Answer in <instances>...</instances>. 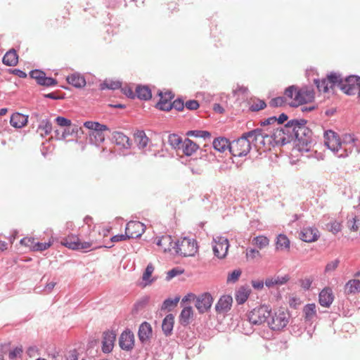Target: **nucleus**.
<instances>
[{
  "label": "nucleus",
  "mask_w": 360,
  "mask_h": 360,
  "mask_svg": "<svg viewBox=\"0 0 360 360\" xmlns=\"http://www.w3.org/2000/svg\"><path fill=\"white\" fill-rule=\"evenodd\" d=\"M286 101L291 106H298L304 103H310L314 99V91L308 87L299 89L291 86L285 91Z\"/></svg>",
  "instance_id": "1"
},
{
  "label": "nucleus",
  "mask_w": 360,
  "mask_h": 360,
  "mask_svg": "<svg viewBox=\"0 0 360 360\" xmlns=\"http://www.w3.org/2000/svg\"><path fill=\"white\" fill-rule=\"evenodd\" d=\"M330 86L338 85L340 89L348 95H354L360 87V77L357 76H349L342 79L341 75L332 72L328 75Z\"/></svg>",
  "instance_id": "2"
},
{
  "label": "nucleus",
  "mask_w": 360,
  "mask_h": 360,
  "mask_svg": "<svg viewBox=\"0 0 360 360\" xmlns=\"http://www.w3.org/2000/svg\"><path fill=\"white\" fill-rule=\"evenodd\" d=\"M290 317V314L285 308L275 309L273 313L271 312L268 326L273 330H280L288 324Z\"/></svg>",
  "instance_id": "3"
},
{
  "label": "nucleus",
  "mask_w": 360,
  "mask_h": 360,
  "mask_svg": "<svg viewBox=\"0 0 360 360\" xmlns=\"http://www.w3.org/2000/svg\"><path fill=\"white\" fill-rule=\"evenodd\" d=\"M84 127L89 129V138L91 143L98 145L105 140V131L110 129L106 125L97 122L87 121L84 123Z\"/></svg>",
  "instance_id": "4"
},
{
  "label": "nucleus",
  "mask_w": 360,
  "mask_h": 360,
  "mask_svg": "<svg viewBox=\"0 0 360 360\" xmlns=\"http://www.w3.org/2000/svg\"><path fill=\"white\" fill-rule=\"evenodd\" d=\"M176 251L184 257H193L198 251L197 241L194 238L184 237L176 243Z\"/></svg>",
  "instance_id": "5"
},
{
  "label": "nucleus",
  "mask_w": 360,
  "mask_h": 360,
  "mask_svg": "<svg viewBox=\"0 0 360 360\" xmlns=\"http://www.w3.org/2000/svg\"><path fill=\"white\" fill-rule=\"evenodd\" d=\"M247 316L252 324L262 325L266 322L268 323L271 316V308L265 304L259 305L252 309Z\"/></svg>",
  "instance_id": "6"
},
{
  "label": "nucleus",
  "mask_w": 360,
  "mask_h": 360,
  "mask_svg": "<svg viewBox=\"0 0 360 360\" xmlns=\"http://www.w3.org/2000/svg\"><path fill=\"white\" fill-rule=\"evenodd\" d=\"M251 149L250 139L246 133L238 139L233 141L230 145V152L235 157H243L247 155Z\"/></svg>",
  "instance_id": "7"
},
{
  "label": "nucleus",
  "mask_w": 360,
  "mask_h": 360,
  "mask_svg": "<svg viewBox=\"0 0 360 360\" xmlns=\"http://www.w3.org/2000/svg\"><path fill=\"white\" fill-rule=\"evenodd\" d=\"M306 124L307 121L303 119L292 120L285 125V128L287 129V133L292 134L296 139L302 141L309 132Z\"/></svg>",
  "instance_id": "8"
},
{
  "label": "nucleus",
  "mask_w": 360,
  "mask_h": 360,
  "mask_svg": "<svg viewBox=\"0 0 360 360\" xmlns=\"http://www.w3.org/2000/svg\"><path fill=\"white\" fill-rule=\"evenodd\" d=\"M247 136L250 139V142H252L258 150L266 148V143L269 144L271 141L272 136L265 134L262 129H256L246 133Z\"/></svg>",
  "instance_id": "9"
},
{
  "label": "nucleus",
  "mask_w": 360,
  "mask_h": 360,
  "mask_svg": "<svg viewBox=\"0 0 360 360\" xmlns=\"http://www.w3.org/2000/svg\"><path fill=\"white\" fill-rule=\"evenodd\" d=\"M60 244L72 250H86L92 246L91 242H82L77 236L70 234L62 239Z\"/></svg>",
  "instance_id": "10"
},
{
  "label": "nucleus",
  "mask_w": 360,
  "mask_h": 360,
  "mask_svg": "<svg viewBox=\"0 0 360 360\" xmlns=\"http://www.w3.org/2000/svg\"><path fill=\"white\" fill-rule=\"evenodd\" d=\"M131 146L127 136L122 132H114V153L124 155L129 153Z\"/></svg>",
  "instance_id": "11"
},
{
  "label": "nucleus",
  "mask_w": 360,
  "mask_h": 360,
  "mask_svg": "<svg viewBox=\"0 0 360 360\" xmlns=\"http://www.w3.org/2000/svg\"><path fill=\"white\" fill-rule=\"evenodd\" d=\"M324 143L334 153H338L341 150V139L332 130H328L324 133Z\"/></svg>",
  "instance_id": "12"
},
{
  "label": "nucleus",
  "mask_w": 360,
  "mask_h": 360,
  "mask_svg": "<svg viewBox=\"0 0 360 360\" xmlns=\"http://www.w3.org/2000/svg\"><path fill=\"white\" fill-rule=\"evenodd\" d=\"M229 244L227 238L217 237L214 239L212 249L214 255L219 259H224L228 252Z\"/></svg>",
  "instance_id": "13"
},
{
  "label": "nucleus",
  "mask_w": 360,
  "mask_h": 360,
  "mask_svg": "<svg viewBox=\"0 0 360 360\" xmlns=\"http://www.w3.org/2000/svg\"><path fill=\"white\" fill-rule=\"evenodd\" d=\"M213 302V298L209 292H204L196 299L195 307L200 314H204L210 310Z\"/></svg>",
  "instance_id": "14"
},
{
  "label": "nucleus",
  "mask_w": 360,
  "mask_h": 360,
  "mask_svg": "<svg viewBox=\"0 0 360 360\" xmlns=\"http://www.w3.org/2000/svg\"><path fill=\"white\" fill-rule=\"evenodd\" d=\"M145 225L136 221H129L125 228L126 234H127L129 238H136L141 236L145 232Z\"/></svg>",
  "instance_id": "15"
},
{
  "label": "nucleus",
  "mask_w": 360,
  "mask_h": 360,
  "mask_svg": "<svg viewBox=\"0 0 360 360\" xmlns=\"http://www.w3.org/2000/svg\"><path fill=\"white\" fill-rule=\"evenodd\" d=\"M356 139L353 134H345L341 139V150L342 153L338 154L340 158H345L352 153L355 146Z\"/></svg>",
  "instance_id": "16"
},
{
  "label": "nucleus",
  "mask_w": 360,
  "mask_h": 360,
  "mask_svg": "<svg viewBox=\"0 0 360 360\" xmlns=\"http://www.w3.org/2000/svg\"><path fill=\"white\" fill-rule=\"evenodd\" d=\"M119 345L123 350H131L134 346V333L128 329L123 331L119 339Z\"/></svg>",
  "instance_id": "17"
},
{
  "label": "nucleus",
  "mask_w": 360,
  "mask_h": 360,
  "mask_svg": "<svg viewBox=\"0 0 360 360\" xmlns=\"http://www.w3.org/2000/svg\"><path fill=\"white\" fill-rule=\"evenodd\" d=\"M30 77L32 79H34L37 83L40 85L50 86H54L57 84L56 79L51 77H46V75L44 72L35 70L30 72Z\"/></svg>",
  "instance_id": "18"
},
{
  "label": "nucleus",
  "mask_w": 360,
  "mask_h": 360,
  "mask_svg": "<svg viewBox=\"0 0 360 360\" xmlns=\"http://www.w3.org/2000/svg\"><path fill=\"white\" fill-rule=\"evenodd\" d=\"M300 239L307 243L316 241L319 238V232L316 228H304L300 233Z\"/></svg>",
  "instance_id": "19"
},
{
  "label": "nucleus",
  "mask_w": 360,
  "mask_h": 360,
  "mask_svg": "<svg viewBox=\"0 0 360 360\" xmlns=\"http://www.w3.org/2000/svg\"><path fill=\"white\" fill-rule=\"evenodd\" d=\"M334 295L330 288H324L319 293V304L322 307H328L333 303Z\"/></svg>",
  "instance_id": "20"
},
{
  "label": "nucleus",
  "mask_w": 360,
  "mask_h": 360,
  "mask_svg": "<svg viewBox=\"0 0 360 360\" xmlns=\"http://www.w3.org/2000/svg\"><path fill=\"white\" fill-rule=\"evenodd\" d=\"M289 280L290 277L287 274L284 276L274 275L267 277L264 281V283L267 288H271L275 286L284 285Z\"/></svg>",
  "instance_id": "21"
},
{
  "label": "nucleus",
  "mask_w": 360,
  "mask_h": 360,
  "mask_svg": "<svg viewBox=\"0 0 360 360\" xmlns=\"http://www.w3.org/2000/svg\"><path fill=\"white\" fill-rule=\"evenodd\" d=\"M160 96V101L157 103V107L161 110L168 111L172 109L171 101L174 98V95L171 92H162L159 94Z\"/></svg>",
  "instance_id": "22"
},
{
  "label": "nucleus",
  "mask_w": 360,
  "mask_h": 360,
  "mask_svg": "<svg viewBox=\"0 0 360 360\" xmlns=\"http://www.w3.org/2000/svg\"><path fill=\"white\" fill-rule=\"evenodd\" d=\"M233 299L230 295H224L217 302L215 309L218 313H225L231 308Z\"/></svg>",
  "instance_id": "23"
},
{
  "label": "nucleus",
  "mask_w": 360,
  "mask_h": 360,
  "mask_svg": "<svg viewBox=\"0 0 360 360\" xmlns=\"http://www.w3.org/2000/svg\"><path fill=\"white\" fill-rule=\"evenodd\" d=\"M275 249L279 252H288L290 249V241L285 234H279L276 239Z\"/></svg>",
  "instance_id": "24"
},
{
  "label": "nucleus",
  "mask_w": 360,
  "mask_h": 360,
  "mask_svg": "<svg viewBox=\"0 0 360 360\" xmlns=\"http://www.w3.org/2000/svg\"><path fill=\"white\" fill-rule=\"evenodd\" d=\"M28 122V116L20 112L13 113L11 116L10 124L15 128H22L27 125Z\"/></svg>",
  "instance_id": "25"
},
{
  "label": "nucleus",
  "mask_w": 360,
  "mask_h": 360,
  "mask_svg": "<svg viewBox=\"0 0 360 360\" xmlns=\"http://www.w3.org/2000/svg\"><path fill=\"white\" fill-rule=\"evenodd\" d=\"M155 243L159 249L164 252L170 251L173 248V240L170 236L166 235L155 239Z\"/></svg>",
  "instance_id": "26"
},
{
  "label": "nucleus",
  "mask_w": 360,
  "mask_h": 360,
  "mask_svg": "<svg viewBox=\"0 0 360 360\" xmlns=\"http://www.w3.org/2000/svg\"><path fill=\"white\" fill-rule=\"evenodd\" d=\"M251 293V289L249 286H241L236 292V300L238 304L245 303Z\"/></svg>",
  "instance_id": "27"
},
{
  "label": "nucleus",
  "mask_w": 360,
  "mask_h": 360,
  "mask_svg": "<svg viewBox=\"0 0 360 360\" xmlns=\"http://www.w3.org/2000/svg\"><path fill=\"white\" fill-rule=\"evenodd\" d=\"M102 351L110 353L112 350V332L106 330L103 333Z\"/></svg>",
  "instance_id": "28"
},
{
  "label": "nucleus",
  "mask_w": 360,
  "mask_h": 360,
  "mask_svg": "<svg viewBox=\"0 0 360 360\" xmlns=\"http://www.w3.org/2000/svg\"><path fill=\"white\" fill-rule=\"evenodd\" d=\"M138 335L139 340L142 342L149 340V338L152 335L151 326L147 322H143V323H141L139 329Z\"/></svg>",
  "instance_id": "29"
},
{
  "label": "nucleus",
  "mask_w": 360,
  "mask_h": 360,
  "mask_svg": "<svg viewBox=\"0 0 360 360\" xmlns=\"http://www.w3.org/2000/svg\"><path fill=\"white\" fill-rule=\"evenodd\" d=\"M67 82L77 88H82L86 85V80L82 75L74 73L67 77Z\"/></svg>",
  "instance_id": "30"
},
{
  "label": "nucleus",
  "mask_w": 360,
  "mask_h": 360,
  "mask_svg": "<svg viewBox=\"0 0 360 360\" xmlns=\"http://www.w3.org/2000/svg\"><path fill=\"white\" fill-rule=\"evenodd\" d=\"M18 56L14 49H11L6 53L3 58V63L8 66H15L18 64Z\"/></svg>",
  "instance_id": "31"
},
{
  "label": "nucleus",
  "mask_w": 360,
  "mask_h": 360,
  "mask_svg": "<svg viewBox=\"0 0 360 360\" xmlns=\"http://www.w3.org/2000/svg\"><path fill=\"white\" fill-rule=\"evenodd\" d=\"M198 148L199 146L189 139H186L182 143L183 152L187 156L192 155Z\"/></svg>",
  "instance_id": "32"
},
{
  "label": "nucleus",
  "mask_w": 360,
  "mask_h": 360,
  "mask_svg": "<svg viewBox=\"0 0 360 360\" xmlns=\"http://www.w3.org/2000/svg\"><path fill=\"white\" fill-rule=\"evenodd\" d=\"M304 318L305 321H310L316 316V306L315 304H308L303 308Z\"/></svg>",
  "instance_id": "33"
},
{
  "label": "nucleus",
  "mask_w": 360,
  "mask_h": 360,
  "mask_svg": "<svg viewBox=\"0 0 360 360\" xmlns=\"http://www.w3.org/2000/svg\"><path fill=\"white\" fill-rule=\"evenodd\" d=\"M314 84H316L318 90L320 92L326 93L329 89H333L335 86H330V83L329 82L328 75L326 78L322 79H314Z\"/></svg>",
  "instance_id": "34"
},
{
  "label": "nucleus",
  "mask_w": 360,
  "mask_h": 360,
  "mask_svg": "<svg viewBox=\"0 0 360 360\" xmlns=\"http://www.w3.org/2000/svg\"><path fill=\"white\" fill-rule=\"evenodd\" d=\"M269 239L264 236H258L252 238V245L259 250L264 249L269 245Z\"/></svg>",
  "instance_id": "35"
},
{
  "label": "nucleus",
  "mask_w": 360,
  "mask_h": 360,
  "mask_svg": "<svg viewBox=\"0 0 360 360\" xmlns=\"http://www.w3.org/2000/svg\"><path fill=\"white\" fill-rule=\"evenodd\" d=\"M231 143L225 138H217L213 141V147L219 152H224L227 148L230 149Z\"/></svg>",
  "instance_id": "36"
},
{
  "label": "nucleus",
  "mask_w": 360,
  "mask_h": 360,
  "mask_svg": "<svg viewBox=\"0 0 360 360\" xmlns=\"http://www.w3.org/2000/svg\"><path fill=\"white\" fill-rule=\"evenodd\" d=\"M136 94L141 100H149L152 97L151 91L147 86H137Z\"/></svg>",
  "instance_id": "37"
},
{
  "label": "nucleus",
  "mask_w": 360,
  "mask_h": 360,
  "mask_svg": "<svg viewBox=\"0 0 360 360\" xmlns=\"http://www.w3.org/2000/svg\"><path fill=\"white\" fill-rule=\"evenodd\" d=\"M52 131V124L48 120H44L38 127L37 131L41 136H46L51 134Z\"/></svg>",
  "instance_id": "38"
},
{
  "label": "nucleus",
  "mask_w": 360,
  "mask_h": 360,
  "mask_svg": "<svg viewBox=\"0 0 360 360\" xmlns=\"http://www.w3.org/2000/svg\"><path fill=\"white\" fill-rule=\"evenodd\" d=\"M154 270L155 267L152 264H148L142 276V280L144 281L145 286L151 284L155 281L154 278H151Z\"/></svg>",
  "instance_id": "39"
},
{
  "label": "nucleus",
  "mask_w": 360,
  "mask_h": 360,
  "mask_svg": "<svg viewBox=\"0 0 360 360\" xmlns=\"http://www.w3.org/2000/svg\"><path fill=\"white\" fill-rule=\"evenodd\" d=\"M134 139L139 148H144L148 143V138L143 131H139L134 134Z\"/></svg>",
  "instance_id": "40"
},
{
  "label": "nucleus",
  "mask_w": 360,
  "mask_h": 360,
  "mask_svg": "<svg viewBox=\"0 0 360 360\" xmlns=\"http://www.w3.org/2000/svg\"><path fill=\"white\" fill-rule=\"evenodd\" d=\"M193 310L191 307H184L180 314V322L182 324L187 325L190 319L193 317Z\"/></svg>",
  "instance_id": "41"
},
{
  "label": "nucleus",
  "mask_w": 360,
  "mask_h": 360,
  "mask_svg": "<svg viewBox=\"0 0 360 360\" xmlns=\"http://www.w3.org/2000/svg\"><path fill=\"white\" fill-rule=\"evenodd\" d=\"M174 326V316L172 314L167 315L162 321V330L165 334H169Z\"/></svg>",
  "instance_id": "42"
},
{
  "label": "nucleus",
  "mask_w": 360,
  "mask_h": 360,
  "mask_svg": "<svg viewBox=\"0 0 360 360\" xmlns=\"http://www.w3.org/2000/svg\"><path fill=\"white\" fill-rule=\"evenodd\" d=\"M345 290L349 293H356L360 292V281L357 279L349 281L346 283Z\"/></svg>",
  "instance_id": "43"
},
{
  "label": "nucleus",
  "mask_w": 360,
  "mask_h": 360,
  "mask_svg": "<svg viewBox=\"0 0 360 360\" xmlns=\"http://www.w3.org/2000/svg\"><path fill=\"white\" fill-rule=\"evenodd\" d=\"M285 131H287V129L285 128V126L283 127L277 128L274 130L273 135L271 136H274L276 142H281L282 143H284L287 141Z\"/></svg>",
  "instance_id": "44"
},
{
  "label": "nucleus",
  "mask_w": 360,
  "mask_h": 360,
  "mask_svg": "<svg viewBox=\"0 0 360 360\" xmlns=\"http://www.w3.org/2000/svg\"><path fill=\"white\" fill-rule=\"evenodd\" d=\"M262 257L259 250L255 248H248L245 252V258L248 262H253L256 259H261Z\"/></svg>",
  "instance_id": "45"
},
{
  "label": "nucleus",
  "mask_w": 360,
  "mask_h": 360,
  "mask_svg": "<svg viewBox=\"0 0 360 360\" xmlns=\"http://www.w3.org/2000/svg\"><path fill=\"white\" fill-rule=\"evenodd\" d=\"M266 106V103L259 98H253L250 101V110L255 112L264 109Z\"/></svg>",
  "instance_id": "46"
},
{
  "label": "nucleus",
  "mask_w": 360,
  "mask_h": 360,
  "mask_svg": "<svg viewBox=\"0 0 360 360\" xmlns=\"http://www.w3.org/2000/svg\"><path fill=\"white\" fill-rule=\"evenodd\" d=\"M314 281V276L312 275L305 276L300 279L299 283L302 289L309 290Z\"/></svg>",
  "instance_id": "47"
},
{
  "label": "nucleus",
  "mask_w": 360,
  "mask_h": 360,
  "mask_svg": "<svg viewBox=\"0 0 360 360\" xmlns=\"http://www.w3.org/2000/svg\"><path fill=\"white\" fill-rule=\"evenodd\" d=\"M115 89H120V91L129 98L134 97V94L131 89L127 86L122 88V84L120 82H114V90Z\"/></svg>",
  "instance_id": "48"
},
{
  "label": "nucleus",
  "mask_w": 360,
  "mask_h": 360,
  "mask_svg": "<svg viewBox=\"0 0 360 360\" xmlns=\"http://www.w3.org/2000/svg\"><path fill=\"white\" fill-rule=\"evenodd\" d=\"M186 135L188 136L203 138L204 139H210L211 137V134L209 131L202 130L188 131L186 133Z\"/></svg>",
  "instance_id": "49"
},
{
  "label": "nucleus",
  "mask_w": 360,
  "mask_h": 360,
  "mask_svg": "<svg viewBox=\"0 0 360 360\" xmlns=\"http://www.w3.org/2000/svg\"><path fill=\"white\" fill-rule=\"evenodd\" d=\"M242 274V271L240 269H235L228 274L226 282L228 283H235L237 282Z\"/></svg>",
  "instance_id": "50"
},
{
  "label": "nucleus",
  "mask_w": 360,
  "mask_h": 360,
  "mask_svg": "<svg viewBox=\"0 0 360 360\" xmlns=\"http://www.w3.org/2000/svg\"><path fill=\"white\" fill-rule=\"evenodd\" d=\"M168 141L174 148H179L180 145L183 143L181 138L175 134L169 136Z\"/></svg>",
  "instance_id": "51"
},
{
  "label": "nucleus",
  "mask_w": 360,
  "mask_h": 360,
  "mask_svg": "<svg viewBox=\"0 0 360 360\" xmlns=\"http://www.w3.org/2000/svg\"><path fill=\"white\" fill-rule=\"evenodd\" d=\"M35 243L33 237H25L20 241L21 245L28 248L31 251H34Z\"/></svg>",
  "instance_id": "52"
},
{
  "label": "nucleus",
  "mask_w": 360,
  "mask_h": 360,
  "mask_svg": "<svg viewBox=\"0 0 360 360\" xmlns=\"http://www.w3.org/2000/svg\"><path fill=\"white\" fill-rule=\"evenodd\" d=\"M341 229V223L338 221H333L327 224V229L333 234L338 233Z\"/></svg>",
  "instance_id": "53"
},
{
  "label": "nucleus",
  "mask_w": 360,
  "mask_h": 360,
  "mask_svg": "<svg viewBox=\"0 0 360 360\" xmlns=\"http://www.w3.org/2000/svg\"><path fill=\"white\" fill-rule=\"evenodd\" d=\"M53 244V240L49 239L48 243H35L34 251H43L50 248Z\"/></svg>",
  "instance_id": "54"
},
{
  "label": "nucleus",
  "mask_w": 360,
  "mask_h": 360,
  "mask_svg": "<svg viewBox=\"0 0 360 360\" xmlns=\"http://www.w3.org/2000/svg\"><path fill=\"white\" fill-rule=\"evenodd\" d=\"M22 353V347L21 346L16 347L15 348H14L11 351H10V352L8 354V357L10 359L13 360V359H16L17 357L20 356Z\"/></svg>",
  "instance_id": "55"
},
{
  "label": "nucleus",
  "mask_w": 360,
  "mask_h": 360,
  "mask_svg": "<svg viewBox=\"0 0 360 360\" xmlns=\"http://www.w3.org/2000/svg\"><path fill=\"white\" fill-rule=\"evenodd\" d=\"M56 122L60 127H70L72 124L70 120L60 116H58L56 118Z\"/></svg>",
  "instance_id": "56"
},
{
  "label": "nucleus",
  "mask_w": 360,
  "mask_h": 360,
  "mask_svg": "<svg viewBox=\"0 0 360 360\" xmlns=\"http://www.w3.org/2000/svg\"><path fill=\"white\" fill-rule=\"evenodd\" d=\"M179 301V297H176L174 300L167 299L164 301L163 304H162V309H169V308L175 307V306H176Z\"/></svg>",
  "instance_id": "57"
},
{
  "label": "nucleus",
  "mask_w": 360,
  "mask_h": 360,
  "mask_svg": "<svg viewBox=\"0 0 360 360\" xmlns=\"http://www.w3.org/2000/svg\"><path fill=\"white\" fill-rule=\"evenodd\" d=\"M339 261L338 259L333 260L328 263L325 267V272L329 273L334 271L338 266Z\"/></svg>",
  "instance_id": "58"
},
{
  "label": "nucleus",
  "mask_w": 360,
  "mask_h": 360,
  "mask_svg": "<svg viewBox=\"0 0 360 360\" xmlns=\"http://www.w3.org/2000/svg\"><path fill=\"white\" fill-rule=\"evenodd\" d=\"M285 102H287L285 98H283V97H277L271 99L269 102V105L271 107H278L283 105Z\"/></svg>",
  "instance_id": "59"
},
{
  "label": "nucleus",
  "mask_w": 360,
  "mask_h": 360,
  "mask_svg": "<svg viewBox=\"0 0 360 360\" xmlns=\"http://www.w3.org/2000/svg\"><path fill=\"white\" fill-rule=\"evenodd\" d=\"M183 272H184V271L179 269L178 268L172 269L167 272V279L170 280L172 278H174L178 275H181V274H183Z\"/></svg>",
  "instance_id": "60"
},
{
  "label": "nucleus",
  "mask_w": 360,
  "mask_h": 360,
  "mask_svg": "<svg viewBox=\"0 0 360 360\" xmlns=\"http://www.w3.org/2000/svg\"><path fill=\"white\" fill-rule=\"evenodd\" d=\"M184 106H185V104L180 99L175 100L173 101V103H172V108H173L177 110L178 111L182 110L184 109Z\"/></svg>",
  "instance_id": "61"
},
{
  "label": "nucleus",
  "mask_w": 360,
  "mask_h": 360,
  "mask_svg": "<svg viewBox=\"0 0 360 360\" xmlns=\"http://www.w3.org/2000/svg\"><path fill=\"white\" fill-rule=\"evenodd\" d=\"M185 106L188 110H196L199 108V103L195 100H191L186 102Z\"/></svg>",
  "instance_id": "62"
},
{
  "label": "nucleus",
  "mask_w": 360,
  "mask_h": 360,
  "mask_svg": "<svg viewBox=\"0 0 360 360\" xmlns=\"http://www.w3.org/2000/svg\"><path fill=\"white\" fill-rule=\"evenodd\" d=\"M252 286L255 290H262L264 288V282L262 280H254L251 281Z\"/></svg>",
  "instance_id": "63"
},
{
  "label": "nucleus",
  "mask_w": 360,
  "mask_h": 360,
  "mask_svg": "<svg viewBox=\"0 0 360 360\" xmlns=\"http://www.w3.org/2000/svg\"><path fill=\"white\" fill-rule=\"evenodd\" d=\"M198 296L195 295V294L193 293H189L187 295H186L183 299H182V302H196V299H197Z\"/></svg>",
  "instance_id": "64"
}]
</instances>
